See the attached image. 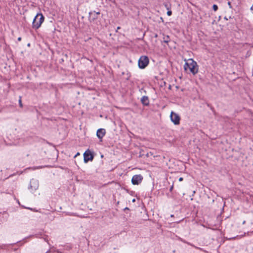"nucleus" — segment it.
Wrapping results in <instances>:
<instances>
[{"label": "nucleus", "mask_w": 253, "mask_h": 253, "mask_svg": "<svg viewBox=\"0 0 253 253\" xmlns=\"http://www.w3.org/2000/svg\"><path fill=\"white\" fill-rule=\"evenodd\" d=\"M50 252H51L50 250H48V251H47L45 253H50Z\"/></svg>", "instance_id": "24"}, {"label": "nucleus", "mask_w": 253, "mask_h": 253, "mask_svg": "<svg viewBox=\"0 0 253 253\" xmlns=\"http://www.w3.org/2000/svg\"><path fill=\"white\" fill-rule=\"evenodd\" d=\"M172 14V11L171 10H168L167 11V15L168 16H171Z\"/></svg>", "instance_id": "13"}, {"label": "nucleus", "mask_w": 253, "mask_h": 253, "mask_svg": "<svg viewBox=\"0 0 253 253\" xmlns=\"http://www.w3.org/2000/svg\"><path fill=\"white\" fill-rule=\"evenodd\" d=\"M106 130L104 128H99L97 130L96 135L98 138L100 139H102V138L105 135Z\"/></svg>", "instance_id": "9"}, {"label": "nucleus", "mask_w": 253, "mask_h": 253, "mask_svg": "<svg viewBox=\"0 0 253 253\" xmlns=\"http://www.w3.org/2000/svg\"><path fill=\"white\" fill-rule=\"evenodd\" d=\"M143 177L141 174H136L132 176L131 182L133 185H138L142 181Z\"/></svg>", "instance_id": "7"}, {"label": "nucleus", "mask_w": 253, "mask_h": 253, "mask_svg": "<svg viewBox=\"0 0 253 253\" xmlns=\"http://www.w3.org/2000/svg\"><path fill=\"white\" fill-rule=\"evenodd\" d=\"M30 43H28V46H30Z\"/></svg>", "instance_id": "31"}, {"label": "nucleus", "mask_w": 253, "mask_h": 253, "mask_svg": "<svg viewBox=\"0 0 253 253\" xmlns=\"http://www.w3.org/2000/svg\"><path fill=\"white\" fill-rule=\"evenodd\" d=\"M173 185H172V186L170 187V189H169V191H172V189H173Z\"/></svg>", "instance_id": "19"}, {"label": "nucleus", "mask_w": 253, "mask_h": 253, "mask_svg": "<svg viewBox=\"0 0 253 253\" xmlns=\"http://www.w3.org/2000/svg\"><path fill=\"white\" fill-rule=\"evenodd\" d=\"M124 211H129V209L127 207H126L124 209Z\"/></svg>", "instance_id": "16"}, {"label": "nucleus", "mask_w": 253, "mask_h": 253, "mask_svg": "<svg viewBox=\"0 0 253 253\" xmlns=\"http://www.w3.org/2000/svg\"><path fill=\"white\" fill-rule=\"evenodd\" d=\"M212 9L214 11H216L218 9V6L216 4H213L212 6Z\"/></svg>", "instance_id": "11"}, {"label": "nucleus", "mask_w": 253, "mask_h": 253, "mask_svg": "<svg viewBox=\"0 0 253 253\" xmlns=\"http://www.w3.org/2000/svg\"><path fill=\"white\" fill-rule=\"evenodd\" d=\"M220 19H221V16H219L218 17V20H220Z\"/></svg>", "instance_id": "28"}, {"label": "nucleus", "mask_w": 253, "mask_h": 253, "mask_svg": "<svg viewBox=\"0 0 253 253\" xmlns=\"http://www.w3.org/2000/svg\"><path fill=\"white\" fill-rule=\"evenodd\" d=\"M184 69L187 71L188 69L189 70L190 73H192L193 75L196 74L198 72V66L196 61L193 59H189L184 65Z\"/></svg>", "instance_id": "1"}, {"label": "nucleus", "mask_w": 253, "mask_h": 253, "mask_svg": "<svg viewBox=\"0 0 253 253\" xmlns=\"http://www.w3.org/2000/svg\"><path fill=\"white\" fill-rule=\"evenodd\" d=\"M142 104L144 106H148L149 105V100L147 96H143L141 99Z\"/></svg>", "instance_id": "10"}, {"label": "nucleus", "mask_w": 253, "mask_h": 253, "mask_svg": "<svg viewBox=\"0 0 253 253\" xmlns=\"http://www.w3.org/2000/svg\"><path fill=\"white\" fill-rule=\"evenodd\" d=\"M132 202L133 203H134L135 202V199H132Z\"/></svg>", "instance_id": "26"}, {"label": "nucleus", "mask_w": 253, "mask_h": 253, "mask_svg": "<svg viewBox=\"0 0 253 253\" xmlns=\"http://www.w3.org/2000/svg\"><path fill=\"white\" fill-rule=\"evenodd\" d=\"M95 15H96L97 16H98V15H99L100 14V12H96L95 11Z\"/></svg>", "instance_id": "14"}, {"label": "nucleus", "mask_w": 253, "mask_h": 253, "mask_svg": "<svg viewBox=\"0 0 253 253\" xmlns=\"http://www.w3.org/2000/svg\"><path fill=\"white\" fill-rule=\"evenodd\" d=\"M224 19L226 20H227L228 19L226 16H225Z\"/></svg>", "instance_id": "23"}, {"label": "nucleus", "mask_w": 253, "mask_h": 253, "mask_svg": "<svg viewBox=\"0 0 253 253\" xmlns=\"http://www.w3.org/2000/svg\"><path fill=\"white\" fill-rule=\"evenodd\" d=\"M182 180H183V178H182V177H180V178H179V181H182Z\"/></svg>", "instance_id": "20"}, {"label": "nucleus", "mask_w": 253, "mask_h": 253, "mask_svg": "<svg viewBox=\"0 0 253 253\" xmlns=\"http://www.w3.org/2000/svg\"><path fill=\"white\" fill-rule=\"evenodd\" d=\"M39 186V181L37 179L33 178L30 180L28 189L30 190L32 192H34L38 189Z\"/></svg>", "instance_id": "5"}, {"label": "nucleus", "mask_w": 253, "mask_h": 253, "mask_svg": "<svg viewBox=\"0 0 253 253\" xmlns=\"http://www.w3.org/2000/svg\"><path fill=\"white\" fill-rule=\"evenodd\" d=\"M149 63V59L147 56L143 55L140 56L138 61V67L140 69H145Z\"/></svg>", "instance_id": "3"}, {"label": "nucleus", "mask_w": 253, "mask_h": 253, "mask_svg": "<svg viewBox=\"0 0 253 253\" xmlns=\"http://www.w3.org/2000/svg\"><path fill=\"white\" fill-rule=\"evenodd\" d=\"M228 5L229 6L230 8H231V7H232V6H231V2L228 1Z\"/></svg>", "instance_id": "15"}, {"label": "nucleus", "mask_w": 253, "mask_h": 253, "mask_svg": "<svg viewBox=\"0 0 253 253\" xmlns=\"http://www.w3.org/2000/svg\"><path fill=\"white\" fill-rule=\"evenodd\" d=\"M95 11H91L89 12V20L90 22L94 23L95 21L98 19V16L95 15Z\"/></svg>", "instance_id": "8"}, {"label": "nucleus", "mask_w": 253, "mask_h": 253, "mask_svg": "<svg viewBox=\"0 0 253 253\" xmlns=\"http://www.w3.org/2000/svg\"><path fill=\"white\" fill-rule=\"evenodd\" d=\"M170 118L171 122L175 125H178L180 124V117L177 114L171 111L170 115Z\"/></svg>", "instance_id": "6"}, {"label": "nucleus", "mask_w": 253, "mask_h": 253, "mask_svg": "<svg viewBox=\"0 0 253 253\" xmlns=\"http://www.w3.org/2000/svg\"><path fill=\"white\" fill-rule=\"evenodd\" d=\"M44 20V16L41 13H38L33 19L32 23V27L37 30L39 29Z\"/></svg>", "instance_id": "2"}, {"label": "nucleus", "mask_w": 253, "mask_h": 253, "mask_svg": "<svg viewBox=\"0 0 253 253\" xmlns=\"http://www.w3.org/2000/svg\"><path fill=\"white\" fill-rule=\"evenodd\" d=\"M120 29H121V27H117V31H118V30H119Z\"/></svg>", "instance_id": "27"}, {"label": "nucleus", "mask_w": 253, "mask_h": 253, "mask_svg": "<svg viewBox=\"0 0 253 253\" xmlns=\"http://www.w3.org/2000/svg\"><path fill=\"white\" fill-rule=\"evenodd\" d=\"M17 40H18V41H21V37H19V38H18Z\"/></svg>", "instance_id": "21"}, {"label": "nucleus", "mask_w": 253, "mask_h": 253, "mask_svg": "<svg viewBox=\"0 0 253 253\" xmlns=\"http://www.w3.org/2000/svg\"><path fill=\"white\" fill-rule=\"evenodd\" d=\"M57 253H61V252L58 251H57Z\"/></svg>", "instance_id": "29"}, {"label": "nucleus", "mask_w": 253, "mask_h": 253, "mask_svg": "<svg viewBox=\"0 0 253 253\" xmlns=\"http://www.w3.org/2000/svg\"><path fill=\"white\" fill-rule=\"evenodd\" d=\"M80 155V153L79 152H78L76 155L75 156H74V157H76L77 156H79Z\"/></svg>", "instance_id": "17"}, {"label": "nucleus", "mask_w": 253, "mask_h": 253, "mask_svg": "<svg viewBox=\"0 0 253 253\" xmlns=\"http://www.w3.org/2000/svg\"><path fill=\"white\" fill-rule=\"evenodd\" d=\"M18 102H19V106L20 107H21V108L23 107V104L22 103V100H21V96L19 97V99Z\"/></svg>", "instance_id": "12"}, {"label": "nucleus", "mask_w": 253, "mask_h": 253, "mask_svg": "<svg viewBox=\"0 0 253 253\" xmlns=\"http://www.w3.org/2000/svg\"><path fill=\"white\" fill-rule=\"evenodd\" d=\"M94 156L93 152L87 149L84 153V162L87 163L89 161H92L94 159Z\"/></svg>", "instance_id": "4"}, {"label": "nucleus", "mask_w": 253, "mask_h": 253, "mask_svg": "<svg viewBox=\"0 0 253 253\" xmlns=\"http://www.w3.org/2000/svg\"><path fill=\"white\" fill-rule=\"evenodd\" d=\"M101 158H103V155H101Z\"/></svg>", "instance_id": "30"}, {"label": "nucleus", "mask_w": 253, "mask_h": 253, "mask_svg": "<svg viewBox=\"0 0 253 253\" xmlns=\"http://www.w3.org/2000/svg\"><path fill=\"white\" fill-rule=\"evenodd\" d=\"M251 10H253V5L251 7Z\"/></svg>", "instance_id": "25"}, {"label": "nucleus", "mask_w": 253, "mask_h": 253, "mask_svg": "<svg viewBox=\"0 0 253 253\" xmlns=\"http://www.w3.org/2000/svg\"><path fill=\"white\" fill-rule=\"evenodd\" d=\"M134 192L133 191H130V194L131 195H132L134 194Z\"/></svg>", "instance_id": "22"}, {"label": "nucleus", "mask_w": 253, "mask_h": 253, "mask_svg": "<svg viewBox=\"0 0 253 253\" xmlns=\"http://www.w3.org/2000/svg\"><path fill=\"white\" fill-rule=\"evenodd\" d=\"M164 42H165L168 43L169 42V41L167 39L164 40Z\"/></svg>", "instance_id": "18"}]
</instances>
